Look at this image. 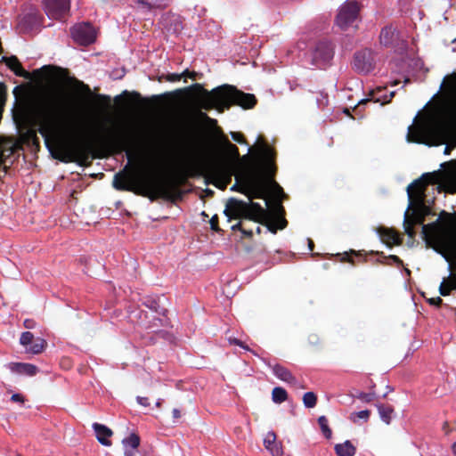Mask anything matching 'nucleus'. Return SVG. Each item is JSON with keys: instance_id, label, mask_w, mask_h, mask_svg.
<instances>
[{"instance_id": "nucleus-6", "label": "nucleus", "mask_w": 456, "mask_h": 456, "mask_svg": "<svg viewBox=\"0 0 456 456\" xmlns=\"http://www.w3.org/2000/svg\"><path fill=\"white\" fill-rule=\"evenodd\" d=\"M442 217L441 224H423L421 234L428 246L435 242V250L451 261L452 256H456V213L452 215L443 211Z\"/></svg>"}, {"instance_id": "nucleus-11", "label": "nucleus", "mask_w": 456, "mask_h": 456, "mask_svg": "<svg viewBox=\"0 0 456 456\" xmlns=\"http://www.w3.org/2000/svg\"><path fill=\"white\" fill-rule=\"evenodd\" d=\"M334 49L328 41H320L316 44L313 54L312 64L318 68H324L333 58Z\"/></svg>"}, {"instance_id": "nucleus-51", "label": "nucleus", "mask_w": 456, "mask_h": 456, "mask_svg": "<svg viewBox=\"0 0 456 456\" xmlns=\"http://www.w3.org/2000/svg\"><path fill=\"white\" fill-rule=\"evenodd\" d=\"M11 401L13 403H23L25 402V398L21 394H13L11 397Z\"/></svg>"}, {"instance_id": "nucleus-49", "label": "nucleus", "mask_w": 456, "mask_h": 456, "mask_svg": "<svg viewBox=\"0 0 456 456\" xmlns=\"http://www.w3.org/2000/svg\"><path fill=\"white\" fill-rule=\"evenodd\" d=\"M447 284L451 287L452 290H456V273L452 274L447 279H445Z\"/></svg>"}, {"instance_id": "nucleus-15", "label": "nucleus", "mask_w": 456, "mask_h": 456, "mask_svg": "<svg viewBox=\"0 0 456 456\" xmlns=\"http://www.w3.org/2000/svg\"><path fill=\"white\" fill-rule=\"evenodd\" d=\"M43 20L42 15L37 12H31L22 16L18 23L20 33H28L37 28Z\"/></svg>"}, {"instance_id": "nucleus-17", "label": "nucleus", "mask_w": 456, "mask_h": 456, "mask_svg": "<svg viewBox=\"0 0 456 456\" xmlns=\"http://www.w3.org/2000/svg\"><path fill=\"white\" fill-rule=\"evenodd\" d=\"M169 0H134V8L142 13H149L155 10L165 9Z\"/></svg>"}, {"instance_id": "nucleus-43", "label": "nucleus", "mask_w": 456, "mask_h": 456, "mask_svg": "<svg viewBox=\"0 0 456 456\" xmlns=\"http://www.w3.org/2000/svg\"><path fill=\"white\" fill-rule=\"evenodd\" d=\"M209 224H210V228L211 230L216 232H221V229L219 227V219H218V216L217 215H214L210 221H209Z\"/></svg>"}, {"instance_id": "nucleus-9", "label": "nucleus", "mask_w": 456, "mask_h": 456, "mask_svg": "<svg viewBox=\"0 0 456 456\" xmlns=\"http://www.w3.org/2000/svg\"><path fill=\"white\" fill-rule=\"evenodd\" d=\"M197 116L208 122L210 126H215V134L216 137V141L223 151V153L230 159L232 161H237L240 159L242 162H247V166H248L249 161L248 159L243 160L240 156L239 149L235 144H232L227 136L224 134L223 130L217 126V121L214 118H211L208 116L206 112L200 110L197 112Z\"/></svg>"}, {"instance_id": "nucleus-33", "label": "nucleus", "mask_w": 456, "mask_h": 456, "mask_svg": "<svg viewBox=\"0 0 456 456\" xmlns=\"http://www.w3.org/2000/svg\"><path fill=\"white\" fill-rule=\"evenodd\" d=\"M303 403L306 408H314L317 403V395L314 392H306L303 395Z\"/></svg>"}, {"instance_id": "nucleus-7", "label": "nucleus", "mask_w": 456, "mask_h": 456, "mask_svg": "<svg viewBox=\"0 0 456 456\" xmlns=\"http://www.w3.org/2000/svg\"><path fill=\"white\" fill-rule=\"evenodd\" d=\"M228 220L238 219L239 222L232 226V230L240 231L244 237L251 238L253 232L248 228V224L253 222L256 226V232H261V224L267 216L266 210L257 202H246L236 198H230L224 210Z\"/></svg>"}, {"instance_id": "nucleus-27", "label": "nucleus", "mask_w": 456, "mask_h": 456, "mask_svg": "<svg viewBox=\"0 0 456 456\" xmlns=\"http://www.w3.org/2000/svg\"><path fill=\"white\" fill-rule=\"evenodd\" d=\"M247 167H245L243 173L240 176H236V183L231 187L232 191H235L240 192L242 194L247 192Z\"/></svg>"}, {"instance_id": "nucleus-30", "label": "nucleus", "mask_w": 456, "mask_h": 456, "mask_svg": "<svg viewBox=\"0 0 456 456\" xmlns=\"http://www.w3.org/2000/svg\"><path fill=\"white\" fill-rule=\"evenodd\" d=\"M272 399L276 403H281L288 399V393L283 387H276L272 391Z\"/></svg>"}, {"instance_id": "nucleus-59", "label": "nucleus", "mask_w": 456, "mask_h": 456, "mask_svg": "<svg viewBox=\"0 0 456 456\" xmlns=\"http://www.w3.org/2000/svg\"><path fill=\"white\" fill-rule=\"evenodd\" d=\"M442 429L448 434L449 433V423L447 421L444 422Z\"/></svg>"}, {"instance_id": "nucleus-25", "label": "nucleus", "mask_w": 456, "mask_h": 456, "mask_svg": "<svg viewBox=\"0 0 456 456\" xmlns=\"http://www.w3.org/2000/svg\"><path fill=\"white\" fill-rule=\"evenodd\" d=\"M408 213V211H406ZM423 217L419 216H413L411 217L408 216V214H405V218L403 221L404 232L410 239H414L416 236V232L414 230L415 224H422Z\"/></svg>"}, {"instance_id": "nucleus-14", "label": "nucleus", "mask_w": 456, "mask_h": 456, "mask_svg": "<svg viewBox=\"0 0 456 456\" xmlns=\"http://www.w3.org/2000/svg\"><path fill=\"white\" fill-rule=\"evenodd\" d=\"M354 69L358 73L367 74L374 69V56L370 49H364L354 53Z\"/></svg>"}, {"instance_id": "nucleus-54", "label": "nucleus", "mask_w": 456, "mask_h": 456, "mask_svg": "<svg viewBox=\"0 0 456 456\" xmlns=\"http://www.w3.org/2000/svg\"><path fill=\"white\" fill-rule=\"evenodd\" d=\"M182 77H190V78L196 79L197 72H195V71H190L189 69H185V70L182 73Z\"/></svg>"}, {"instance_id": "nucleus-58", "label": "nucleus", "mask_w": 456, "mask_h": 456, "mask_svg": "<svg viewBox=\"0 0 456 456\" xmlns=\"http://www.w3.org/2000/svg\"><path fill=\"white\" fill-rule=\"evenodd\" d=\"M275 208L279 214H281V215L284 214V208L281 204H277Z\"/></svg>"}, {"instance_id": "nucleus-60", "label": "nucleus", "mask_w": 456, "mask_h": 456, "mask_svg": "<svg viewBox=\"0 0 456 456\" xmlns=\"http://www.w3.org/2000/svg\"><path fill=\"white\" fill-rule=\"evenodd\" d=\"M5 95V87L4 85H0V99Z\"/></svg>"}, {"instance_id": "nucleus-55", "label": "nucleus", "mask_w": 456, "mask_h": 456, "mask_svg": "<svg viewBox=\"0 0 456 456\" xmlns=\"http://www.w3.org/2000/svg\"><path fill=\"white\" fill-rule=\"evenodd\" d=\"M36 326V322L32 319H26L24 321V327L26 329H33Z\"/></svg>"}, {"instance_id": "nucleus-50", "label": "nucleus", "mask_w": 456, "mask_h": 456, "mask_svg": "<svg viewBox=\"0 0 456 456\" xmlns=\"http://www.w3.org/2000/svg\"><path fill=\"white\" fill-rule=\"evenodd\" d=\"M95 98L100 101L102 103H105L107 105H110V97L109 95H105V94H96L95 95Z\"/></svg>"}, {"instance_id": "nucleus-18", "label": "nucleus", "mask_w": 456, "mask_h": 456, "mask_svg": "<svg viewBox=\"0 0 456 456\" xmlns=\"http://www.w3.org/2000/svg\"><path fill=\"white\" fill-rule=\"evenodd\" d=\"M394 95L395 92H391L389 95H387L386 88L378 87L376 90L370 92L369 98L362 99L359 102L358 106L354 107V109L369 102H380L382 105L391 102Z\"/></svg>"}, {"instance_id": "nucleus-61", "label": "nucleus", "mask_w": 456, "mask_h": 456, "mask_svg": "<svg viewBox=\"0 0 456 456\" xmlns=\"http://www.w3.org/2000/svg\"><path fill=\"white\" fill-rule=\"evenodd\" d=\"M452 146L446 145L445 148H444V153L445 155H449L451 153V151H452Z\"/></svg>"}, {"instance_id": "nucleus-20", "label": "nucleus", "mask_w": 456, "mask_h": 456, "mask_svg": "<svg viewBox=\"0 0 456 456\" xmlns=\"http://www.w3.org/2000/svg\"><path fill=\"white\" fill-rule=\"evenodd\" d=\"M273 374L281 380L287 382L294 387H299L298 381L291 371L281 364L271 366Z\"/></svg>"}, {"instance_id": "nucleus-4", "label": "nucleus", "mask_w": 456, "mask_h": 456, "mask_svg": "<svg viewBox=\"0 0 456 456\" xmlns=\"http://www.w3.org/2000/svg\"><path fill=\"white\" fill-rule=\"evenodd\" d=\"M444 118L443 121L434 113L416 117L414 124L408 128V142L428 146L444 144L450 131H456V101L447 106Z\"/></svg>"}, {"instance_id": "nucleus-8", "label": "nucleus", "mask_w": 456, "mask_h": 456, "mask_svg": "<svg viewBox=\"0 0 456 456\" xmlns=\"http://www.w3.org/2000/svg\"><path fill=\"white\" fill-rule=\"evenodd\" d=\"M437 183L436 173H425L419 178L414 180L407 187L409 208L423 206L426 199V190L429 184Z\"/></svg>"}, {"instance_id": "nucleus-47", "label": "nucleus", "mask_w": 456, "mask_h": 456, "mask_svg": "<svg viewBox=\"0 0 456 456\" xmlns=\"http://www.w3.org/2000/svg\"><path fill=\"white\" fill-rule=\"evenodd\" d=\"M383 257L385 259H387V260H389V261L393 262L397 266L403 265V260L399 256H397L395 255H389L388 256H383Z\"/></svg>"}, {"instance_id": "nucleus-2", "label": "nucleus", "mask_w": 456, "mask_h": 456, "mask_svg": "<svg viewBox=\"0 0 456 456\" xmlns=\"http://www.w3.org/2000/svg\"><path fill=\"white\" fill-rule=\"evenodd\" d=\"M110 142L122 150L126 151V156L129 163L125 168L115 174L113 179V187L118 191H132L137 195L148 197L154 200L158 197L169 198V187L164 183L160 175L159 162L154 159L151 162L147 173L140 179H136L130 167V161L134 154L131 147L134 143L132 134L128 131H122L110 138Z\"/></svg>"}, {"instance_id": "nucleus-1", "label": "nucleus", "mask_w": 456, "mask_h": 456, "mask_svg": "<svg viewBox=\"0 0 456 456\" xmlns=\"http://www.w3.org/2000/svg\"><path fill=\"white\" fill-rule=\"evenodd\" d=\"M34 116L39 127L21 133V143L39 151L38 132L49 149L51 139H54L53 156L63 163L84 164L94 158V144L85 136L84 118L65 94L56 91L44 94L35 105Z\"/></svg>"}, {"instance_id": "nucleus-32", "label": "nucleus", "mask_w": 456, "mask_h": 456, "mask_svg": "<svg viewBox=\"0 0 456 456\" xmlns=\"http://www.w3.org/2000/svg\"><path fill=\"white\" fill-rule=\"evenodd\" d=\"M318 424L321 428L323 436L327 439H330L332 436V431L328 425V419L325 416H320L318 418Z\"/></svg>"}, {"instance_id": "nucleus-19", "label": "nucleus", "mask_w": 456, "mask_h": 456, "mask_svg": "<svg viewBox=\"0 0 456 456\" xmlns=\"http://www.w3.org/2000/svg\"><path fill=\"white\" fill-rule=\"evenodd\" d=\"M377 232L382 240L388 247L393 245H401L402 238L400 234L393 228L379 227Z\"/></svg>"}, {"instance_id": "nucleus-24", "label": "nucleus", "mask_w": 456, "mask_h": 456, "mask_svg": "<svg viewBox=\"0 0 456 456\" xmlns=\"http://www.w3.org/2000/svg\"><path fill=\"white\" fill-rule=\"evenodd\" d=\"M93 428L99 443L105 446L111 445V441L109 438L113 435V432L110 428L100 423H94Z\"/></svg>"}, {"instance_id": "nucleus-46", "label": "nucleus", "mask_w": 456, "mask_h": 456, "mask_svg": "<svg viewBox=\"0 0 456 456\" xmlns=\"http://www.w3.org/2000/svg\"><path fill=\"white\" fill-rule=\"evenodd\" d=\"M279 223H280V225H279L278 227H274V226H273V225H270V226L268 227V229H269L272 232L275 233V232H276V231H277V229H281V230H282V229H284V228L286 227V225H287V220H286L283 216H281V217L279 219Z\"/></svg>"}, {"instance_id": "nucleus-3", "label": "nucleus", "mask_w": 456, "mask_h": 456, "mask_svg": "<svg viewBox=\"0 0 456 456\" xmlns=\"http://www.w3.org/2000/svg\"><path fill=\"white\" fill-rule=\"evenodd\" d=\"M176 92L184 94L197 112L214 109L224 112L232 105L248 110L254 108L257 103V99L254 94L244 93L231 85H223L208 91L204 88L203 85L195 83Z\"/></svg>"}, {"instance_id": "nucleus-57", "label": "nucleus", "mask_w": 456, "mask_h": 456, "mask_svg": "<svg viewBox=\"0 0 456 456\" xmlns=\"http://www.w3.org/2000/svg\"><path fill=\"white\" fill-rule=\"evenodd\" d=\"M130 95L134 99V100H137V101H141L142 100V96L141 94L138 93V92H132L130 94Z\"/></svg>"}, {"instance_id": "nucleus-5", "label": "nucleus", "mask_w": 456, "mask_h": 456, "mask_svg": "<svg viewBox=\"0 0 456 456\" xmlns=\"http://www.w3.org/2000/svg\"><path fill=\"white\" fill-rule=\"evenodd\" d=\"M242 159L249 161L247 167L248 193L244 195L249 202H253L254 199H265L267 191L265 183L273 181L277 172L275 150L264 142L256 155H244Z\"/></svg>"}, {"instance_id": "nucleus-12", "label": "nucleus", "mask_w": 456, "mask_h": 456, "mask_svg": "<svg viewBox=\"0 0 456 456\" xmlns=\"http://www.w3.org/2000/svg\"><path fill=\"white\" fill-rule=\"evenodd\" d=\"M45 12L50 19L61 20L70 10V0H43Z\"/></svg>"}, {"instance_id": "nucleus-63", "label": "nucleus", "mask_w": 456, "mask_h": 456, "mask_svg": "<svg viewBox=\"0 0 456 456\" xmlns=\"http://www.w3.org/2000/svg\"><path fill=\"white\" fill-rule=\"evenodd\" d=\"M308 247L311 251L314 249V241L310 239L308 240Z\"/></svg>"}, {"instance_id": "nucleus-16", "label": "nucleus", "mask_w": 456, "mask_h": 456, "mask_svg": "<svg viewBox=\"0 0 456 456\" xmlns=\"http://www.w3.org/2000/svg\"><path fill=\"white\" fill-rule=\"evenodd\" d=\"M379 42L386 47L399 46L403 40L400 38L399 32L392 26H386L380 31Z\"/></svg>"}, {"instance_id": "nucleus-38", "label": "nucleus", "mask_w": 456, "mask_h": 456, "mask_svg": "<svg viewBox=\"0 0 456 456\" xmlns=\"http://www.w3.org/2000/svg\"><path fill=\"white\" fill-rule=\"evenodd\" d=\"M161 320L157 317H153L152 321L145 322L144 321H141L140 324L146 330H151L153 328H159L160 326Z\"/></svg>"}, {"instance_id": "nucleus-36", "label": "nucleus", "mask_w": 456, "mask_h": 456, "mask_svg": "<svg viewBox=\"0 0 456 456\" xmlns=\"http://www.w3.org/2000/svg\"><path fill=\"white\" fill-rule=\"evenodd\" d=\"M34 339V335L30 331H25L20 335V343L27 348L30 344H32Z\"/></svg>"}, {"instance_id": "nucleus-23", "label": "nucleus", "mask_w": 456, "mask_h": 456, "mask_svg": "<svg viewBox=\"0 0 456 456\" xmlns=\"http://www.w3.org/2000/svg\"><path fill=\"white\" fill-rule=\"evenodd\" d=\"M11 371L20 375L35 376L37 373V367L31 363L11 362L8 364Z\"/></svg>"}, {"instance_id": "nucleus-22", "label": "nucleus", "mask_w": 456, "mask_h": 456, "mask_svg": "<svg viewBox=\"0 0 456 456\" xmlns=\"http://www.w3.org/2000/svg\"><path fill=\"white\" fill-rule=\"evenodd\" d=\"M276 438L274 432H268L264 439L265 448L268 450L273 456H282V445L281 443L276 442Z\"/></svg>"}, {"instance_id": "nucleus-40", "label": "nucleus", "mask_w": 456, "mask_h": 456, "mask_svg": "<svg viewBox=\"0 0 456 456\" xmlns=\"http://www.w3.org/2000/svg\"><path fill=\"white\" fill-rule=\"evenodd\" d=\"M452 289L451 287L447 284V281L445 279H444V281L441 282L440 286H439V293L444 296V297H446V296H449L452 292Z\"/></svg>"}, {"instance_id": "nucleus-29", "label": "nucleus", "mask_w": 456, "mask_h": 456, "mask_svg": "<svg viewBox=\"0 0 456 456\" xmlns=\"http://www.w3.org/2000/svg\"><path fill=\"white\" fill-rule=\"evenodd\" d=\"M46 345L47 343L44 338H37L34 339L32 344H30L28 347H27V352L34 354H38L44 351Z\"/></svg>"}, {"instance_id": "nucleus-42", "label": "nucleus", "mask_w": 456, "mask_h": 456, "mask_svg": "<svg viewBox=\"0 0 456 456\" xmlns=\"http://www.w3.org/2000/svg\"><path fill=\"white\" fill-rule=\"evenodd\" d=\"M74 81H75L76 85L81 89V91L84 94H86L88 96L92 95V91L88 85H86L83 81L77 80L76 78H74Z\"/></svg>"}, {"instance_id": "nucleus-26", "label": "nucleus", "mask_w": 456, "mask_h": 456, "mask_svg": "<svg viewBox=\"0 0 456 456\" xmlns=\"http://www.w3.org/2000/svg\"><path fill=\"white\" fill-rule=\"evenodd\" d=\"M334 450L338 456H354L356 452V448L349 440L336 444Z\"/></svg>"}, {"instance_id": "nucleus-13", "label": "nucleus", "mask_w": 456, "mask_h": 456, "mask_svg": "<svg viewBox=\"0 0 456 456\" xmlns=\"http://www.w3.org/2000/svg\"><path fill=\"white\" fill-rule=\"evenodd\" d=\"M71 36L80 45H89L95 41L96 35L94 27L89 23H82L71 28Z\"/></svg>"}, {"instance_id": "nucleus-48", "label": "nucleus", "mask_w": 456, "mask_h": 456, "mask_svg": "<svg viewBox=\"0 0 456 456\" xmlns=\"http://www.w3.org/2000/svg\"><path fill=\"white\" fill-rule=\"evenodd\" d=\"M182 77V73H170L167 75L166 79L169 82H177L180 81Z\"/></svg>"}, {"instance_id": "nucleus-56", "label": "nucleus", "mask_w": 456, "mask_h": 456, "mask_svg": "<svg viewBox=\"0 0 456 456\" xmlns=\"http://www.w3.org/2000/svg\"><path fill=\"white\" fill-rule=\"evenodd\" d=\"M172 415L175 419H178L181 418V411L178 409H174L172 411Z\"/></svg>"}, {"instance_id": "nucleus-44", "label": "nucleus", "mask_w": 456, "mask_h": 456, "mask_svg": "<svg viewBox=\"0 0 456 456\" xmlns=\"http://www.w3.org/2000/svg\"><path fill=\"white\" fill-rule=\"evenodd\" d=\"M231 136L233 141L237 142L240 144L247 143L243 134L240 132H231Z\"/></svg>"}, {"instance_id": "nucleus-41", "label": "nucleus", "mask_w": 456, "mask_h": 456, "mask_svg": "<svg viewBox=\"0 0 456 456\" xmlns=\"http://www.w3.org/2000/svg\"><path fill=\"white\" fill-rule=\"evenodd\" d=\"M356 397L360 400H362V402H365V403H370L374 400L375 398V393H364V392H360Z\"/></svg>"}, {"instance_id": "nucleus-31", "label": "nucleus", "mask_w": 456, "mask_h": 456, "mask_svg": "<svg viewBox=\"0 0 456 456\" xmlns=\"http://www.w3.org/2000/svg\"><path fill=\"white\" fill-rule=\"evenodd\" d=\"M143 305L159 314L164 315L165 313L167 312V310L164 307L160 306L159 302L152 297L146 298L145 301L143 302Z\"/></svg>"}, {"instance_id": "nucleus-28", "label": "nucleus", "mask_w": 456, "mask_h": 456, "mask_svg": "<svg viewBox=\"0 0 456 456\" xmlns=\"http://www.w3.org/2000/svg\"><path fill=\"white\" fill-rule=\"evenodd\" d=\"M377 407L381 419L386 424H390L394 408L389 404H378Z\"/></svg>"}, {"instance_id": "nucleus-45", "label": "nucleus", "mask_w": 456, "mask_h": 456, "mask_svg": "<svg viewBox=\"0 0 456 456\" xmlns=\"http://www.w3.org/2000/svg\"><path fill=\"white\" fill-rule=\"evenodd\" d=\"M228 341L231 345H236L247 351H250V348L248 347V346H247L243 341H241L236 338H229Z\"/></svg>"}, {"instance_id": "nucleus-10", "label": "nucleus", "mask_w": 456, "mask_h": 456, "mask_svg": "<svg viewBox=\"0 0 456 456\" xmlns=\"http://www.w3.org/2000/svg\"><path fill=\"white\" fill-rule=\"evenodd\" d=\"M360 6L356 1H346L339 9L336 18L337 25L346 30L357 20Z\"/></svg>"}, {"instance_id": "nucleus-35", "label": "nucleus", "mask_w": 456, "mask_h": 456, "mask_svg": "<svg viewBox=\"0 0 456 456\" xmlns=\"http://www.w3.org/2000/svg\"><path fill=\"white\" fill-rule=\"evenodd\" d=\"M123 444L126 446H130L133 449H136L140 445V437L136 434L133 433L123 440Z\"/></svg>"}, {"instance_id": "nucleus-34", "label": "nucleus", "mask_w": 456, "mask_h": 456, "mask_svg": "<svg viewBox=\"0 0 456 456\" xmlns=\"http://www.w3.org/2000/svg\"><path fill=\"white\" fill-rule=\"evenodd\" d=\"M351 255H354L355 256H366L365 253H363V251L362 250H359V251H355L354 249H351L349 252H345L343 255H342V257L340 258V261L341 262H348L352 265L354 264V260L352 259L351 257Z\"/></svg>"}, {"instance_id": "nucleus-53", "label": "nucleus", "mask_w": 456, "mask_h": 456, "mask_svg": "<svg viewBox=\"0 0 456 456\" xmlns=\"http://www.w3.org/2000/svg\"><path fill=\"white\" fill-rule=\"evenodd\" d=\"M428 303L432 305L440 306L443 304V299L440 297H432L428 299Z\"/></svg>"}, {"instance_id": "nucleus-62", "label": "nucleus", "mask_w": 456, "mask_h": 456, "mask_svg": "<svg viewBox=\"0 0 456 456\" xmlns=\"http://www.w3.org/2000/svg\"><path fill=\"white\" fill-rule=\"evenodd\" d=\"M209 170L211 173L216 174L218 171V167L216 166H209Z\"/></svg>"}, {"instance_id": "nucleus-37", "label": "nucleus", "mask_w": 456, "mask_h": 456, "mask_svg": "<svg viewBox=\"0 0 456 456\" xmlns=\"http://www.w3.org/2000/svg\"><path fill=\"white\" fill-rule=\"evenodd\" d=\"M370 416V411L369 410L361 411L358 412H354L350 416V419L354 422L357 421V419H362L365 421L369 419Z\"/></svg>"}, {"instance_id": "nucleus-39", "label": "nucleus", "mask_w": 456, "mask_h": 456, "mask_svg": "<svg viewBox=\"0 0 456 456\" xmlns=\"http://www.w3.org/2000/svg\"><path fill=\"white\" fill-rule=\"evenodd\" d=\"M16 146H12L9 149L4 150L0 152V167L5 164L6 159L15 151Z\"/></svg>"}, {"instance_id": "nucleus-21", "label": "nucleus", "mask_w": 456, "mask_h": 456, "mask_svg": "<svg viewBox=\"0 0 456 456\" xmlns=\"http://www.w3.org/2000/svg\"><path fill=\"white\" fill-rule=\"evenodd\" d=\"M2 61L5 63V65L18 77L29 78L30 74L27 70H25L19 61V59L15 55H12L10 57L4 56L2 58Z\"/></svg>"}, {"instance_id": "nucleus-64", "label": "nucleus", "mask_w": 456, "mask_h": 456, "mask_svg": "<svg viewBox=\"0 0 456 456\" xmlns=\"http://www.w3.org/2000/svg\"><path fill=\"white\" fill-rule=\"evenodd\" d=\"M452 451L456 455V441L452 445Z\"/></svg>"}, {"instance_id": "nucleus-52", "label": "nucleus", "mask_w": 456, "mask_h": 456, "mask_svg": "<svg viewBox=\"0 0 456 456\" xmlns=\"http://www.w3.org/2000/svg\"><path fill=\"white\" fill-rule=\"evenodd\" d=\"M136 401L139 404L144 406V407H147V406H150V402H149V398L148 397H143V396H137L136 397Z\"/></svg>"}]
</instances>
